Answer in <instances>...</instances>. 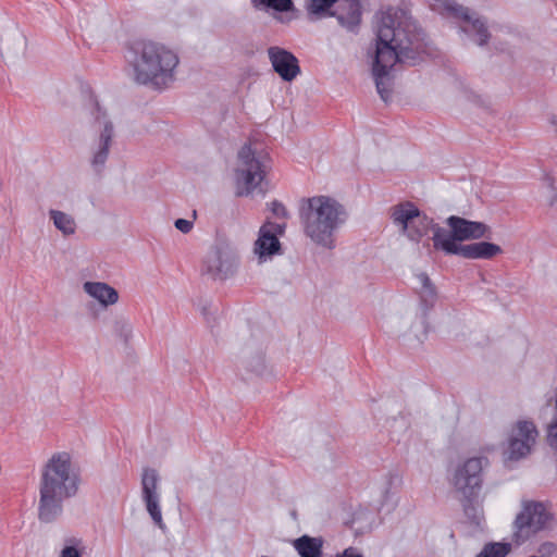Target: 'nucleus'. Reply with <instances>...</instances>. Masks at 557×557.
Here are the masks:
<instances>
[{"label": "nucleus", "mask_w": 557, "mask_h": 557, "mask_svg": "<svg viewBox=\"0 0 557 557\" xmlns=\"http://www.w3.org/2000/svg\"><path fill=\"white\" fill-rule=\"evenodd\" d=\"M432 54L431 42L417 21L403 8L382 12L376 33L372 75L384 102L392 97L391 72L399 63L416 66Z\"/></svg>", "instance_id": "nucleus-1"}, {"label": "nucleus", "mask_w": 557, "mask_h": 557, "mask_svg": "<svg viewBox=\"0 0 557 557\" xmlns=\"http://www.w3.org/2000/svg\"><path fill=\"white\" fill-rule=\"evenodd\" d=\"M79 481L71 456L65 451L53 454L41 470L38 519L45 523L55 521L63 512L64 500L77 494Z\"/></svg>", "instance_id": "nucleus-2"}, {"label": "nucleus", "mask_w": 557, "mask_h": 557, "mask_svg": "<svg viewBox=\"0 0 557 557\" xmlns=\"http://www.w3.org/2000/svg\"><path fill=\"white\" fill-rule=\"evenodd\" d=\"M126 59L134 71L136 83L164 90L175 81L180 59L165 45L152 40H135L127 48Z\"/></svg>", "instance_id": "nucleus-3"}, {"label": "nucleus", "mask_w": 557, "mask_h": 557, "mask_svg": "<svg viewBox=\"0 0 557 557\" xmlns=\"http://www.w3.org/2000/svg\"><path fill=\"white\" fill-rule=\"evenodd\" d=\"M300 219L305 234L317 245L335 248V234L346 222L347 212L342 203L329 196H314L304 201Z\"/></svg>", "instance_id": "nucleus-4"}, {"label": "nucleus", "mask_w": 557, "mask_h": 557, "mask_svg": "<svg viewBox=\"0 0 557 557\" xmlns=\"http://www.w3.org/2000/svg\"><path fill=\"white\" fill-rule=\"evenodd\" d=\"M554 521V515L542 502L523 500L521 510L513 521L512 540L521 545L532 536L547 530Z\"/></svg>", "instance_id": "nucleus-5"}, {"label": "nucleus", "mask_w": 557, "mask_h": 557, "mask_svg": "<svg viewBox=\"0 0 557 557\" xmlns=\"http://www.w3.org/2000/svg\"><path fill=\"white\" fill-rule=\"evenodd\" d=\"M267 173V156L257 153L250 145H244L238 151L235 170L237 196H248L263 181Z\"/></svg>", "instance_id": "nucleus-6"}, {"label": "nucleus", "mask_w": 557, "mask_h": 557, "mask_svg": "<svg viewBox=\"0 0 557 557\" xmlns=\"http://www.w3.org/2000/svg\"><path fill=\"white\" fill-rule=\"evenodd\" d=\"M89 112L95 123L102 126L98 140L90 147V166L97 175H101L106 169L109 159L110 148L112 146L114 127L108 119L106 110H103L98 100L90 96Z\"/></svg>", "instance_id": "nucleus-7"}, {"label": "nucleus", "mask_w": 557, "mask_h": 557, "mask_svg": "<svg viewBox=\"0 0 557 557\" xmlns=\"http://www.w3.org/2000/svg\"><path fill=\"white\" fill-rule=\"evenodd\" d=\"M238 267V255L227 244H216L207 252L201 273L213 280L224 281L234 275Z\"/></svg>", "instance_id": "nucleus-8"}, {"label": "nucleus", "mask_w": 557, "mask_h": 557, "mask_svg": "<svg viewBox=\"0 0 557 557\" xmlns=\"http://www.w3.org/2000/svg\"><path fill=\"white\" fill-rule=\"evenodd\" d=\"M488 465L485 457H472L458 466L451 484L459 495L479 496L483 483V469Z\"/></svg>", "instance_id": "nucleus-9"}, {"label": "nucleus", "mask_w": 557, "mask_h": 557, "mask_svg": "<svg viewBox=\"0 0 557 557\" xmlns=\"http://www.w3.org/2000/svg\"><path fill=\"white\" fill-rule=\"evenodd\" d=\"M539 433L531 421H519L509 436L507 459L520 460L527 457L535 444Z\"/></svg>", "instance_id": "nucleus-10"}, {"label": "nucleus", "mask_w": 557, "mask_h": 557, "mask_svg": "<svg viewBox=\"0 0 557 557\" xmlns=\"http://www.w3.org/2000/svg\"><path fill=\"white\" fill-rule=\"evenodd\" d=\"M159 474L156 469L146 468L141 474V498L153 523L161 530L165 529L158 492Z\"/></svg>", "instance_id": "nucleus-11"}, {"label": "nucleus", "mask_w": 557, "mask_h": 557, "mask_svg": "<svg viewBox=\"0 0 557 557\" xmlns=\"http://www.w3.org/2000/svg\"><path fill=\"white\" fill-rule=\"evenodd\" d=\"M446 224L450 228L451 237L457 244L486 237V234L490 232V227L485 223L471 221L458 215L448 216Z\"/></svg>", "instance_id": "nucleus-12"}, {"label": "nucleus", "mask_w": 557, "mask_h": 557, "mask_svg": "<svg viewBox=\"0 0 557 557\" xmlns=\"http://www.w3.org/2000/svg\"><path fill=\"white\" fill-rule=\"evenodd\" d=\"M268 55L273 70L285 82H292L300 73L297 58L289 51L280 47H270Z\"/></svg>", "instance_id": "nucleus-13"}, {"label": "nucleus", "mask_w": 557, "mask_h": 557, "mask_svg": "<svg viewBox=\"0 0 557 557\" xmlns=\"http://www.w3.org/2000/svg\"><path fill=\"white\" fill-rule=\"evenodd\" d=\"M271 228L273 227L270 224H263L255 242L253 252L261 262L281 253V243L276 236L272 235Z\"/></svg>", "instance_id": "nucleus-14"}, {"label": "nucleus", "mask_w": 557, "mask_h": 557, "mask_svg": "<svg viewBox=\"0 0 557 557\" xmlns=\"http://www.w3.org/2000/svg\"><path fill=\"white\" fill-rule=\"evenodd\" d=\"M331 15L335 16L343 27L355 30L361 22L360 0H341Z\"/></svg>", "instance_id": "nucleus-15"}, {"label": "nucleus", "mask_w": 557, "mask_h": 557, "mask_svg": "<svg viewBox=\"0 0 557 557\" xmlns=\"http://www.w3.org/2000/svg\"><path fill=\"white\" fill-rule=\"evenodd\" d=\"M503 249L499 245L490 242H478L467 245H459L456 256L465 259H482L490 260L502 253Z\"/></svg>", "instance_id": "nucleus-16"}, {"label": "nucleus", "mask_w": 557, "mask_h": 557, "mask_svg": "<svg viewBox=\"0 0 557 557\" xmlns=\"http://www.w3.org/2000/svg\"><path fill=\"white\" fill-rule=\"evenodd\" d=\"M85 293L97 299L102 306L114 305L119 300L116 289L103 282H86L83 285Z\"/></svg>", "instance_id": "nucleus-17"}, {"label": "nucleus", "mask_w": 557, "mask_h": 557, "mask_svg": "<svg viewBox=\"0 0 557 557\" xmlns=\"http://www.w3.org/2000/svg\"><path fill=\"white\" fill-rule=\"evenodd\" d=\"M468 17H459L458 20L467 23L468 27H461L465 33L473 32L476 36L475 42L478 46L483 47L488 44L491 39V33L487 29L486 21L479 17L476 14L471 13L467 8Z\"/></svg>", "instance_id": "nucleus-18"}, {"label": "nucleus", "mask_w": 557, "mask_h": 557, "mask_svg": "<svg viewBox=\"0 0 557 557\" xmlns=\"http://www.w3.org/2000/svg\"><path fill=\"white\" fill-rule=\"evenodd\" d=\"M323 544V537H313L307 534L293 541V546L300 557H322Z\"/></svg>", "instance_id": "nucleus-19"}, {"label": "nucleus", "mask_w": 557, "mask_h": 557, "mask_svg": "<svg viewBox=\"0 0 557 557\" xmlns=\"http://www.w3.org/2000/svg\"><path fill=\"white\" fill-rule=\"evenodd\" d=\"M431 231L433 232L432 242L435 250L443 251L445 255H456L460 244L453 239L450 228L446 230L433 222Z\"/></svg>", "instance_id": "nucleus-20"}, {"label": "nucleus", "mask_w": 557, "mask_h": 557, "mask_svg": "<svg viewBox=\"0 0 557 557\" xmlns=\"http://www.w3.org/2000/svg\"><path fill=\"white\" fill-rule=\"evenodd\" d=\"M391 211V218L394 224L400 226L401 232L404 233L407 228H409L412 220H414L416 216H419L420 210L412 202L406 201L394 206Z\"/></svg>", "instance_id": "nucleus-21"}, {"label": "nucleus", "mask_w": 557, "mask_h": 557, "mask_svg": "<svg viewBox=\"0 0 557 557\" xmlns=\"http://www.w3.org/2000/svg\"><path fill=\"white\" fill-rule=\"evenodd\" d=\"M417 278L421 284L419 290L420 305L424 313H426L435 306V302L437 300V290L426 273H419L417 275Z\"/></svg>", "instance_id": "nucleus-22"}, {"label": "nucleus", "mask_w": 557, "mask_h": 557, "mask_svg": "<svg viewBox=\"0 0 557 557\" xmlns=\"http://www.w3.org/2000/svg\"><path fill=\"white\" fill-rule=\"evenodd\" d=\"M433 222L434 220L432 218L419 211V216H416L414 220H412L409 228H407L404 234L409 240L418 244L422 237L432 230Z\"/></svg>", "instance_id": "nucleus-23"}, {"label": "nucleus", "mask_w": 557, "mask_h": 557, "mask_svg": "<svg viewBox=\"0 0 557 557\" xmlns=\"http://www.w3.org/2000/svg\"><path fill=\"white\" fill-rule=\"evenodd\" d=\"M429 8L441 15L454 18L468 17L467 8L458 4L455 0H426Z\"/></svg>", "instance_id": "nucleus-24"}, {"label": "nucleus", "mask_w": 557, "mask_h": 557, "mask_svg": "<svg viewBox=\"0 0 557 557\" xmlns=\"http://www.w3.org/2000/svg\"><path fill=\"white\" fill-rule=\"evenodd\" d=\"M49 216L53 222L54 227L60 231L63 236L74 235L77 228L75 219L63 211L51 209Z\"/></svg>", "instance_id": "nucleus-25"}, {"label": "nucleus", "mask_w": 557, "mask_h": 557, "mask_svg": "<svg viewBox=\"0 0 557 557\" xmlns=\"http://www.w3.org/2000/svg\"><path fill=\"white\" fill-rule=\"evenodd\" d=\"M479 496L460 495L461 503L466 517L474 524H480L482 518V508L478 503Z\"/></svg>", "instance_id": "nucleus-26"}, {"label": "nucleus", "mask_w": 557, "mask_h": 557, "mask_svg": "<svg viewBox=\"0 0 557 557\" xmlns=\"http://www.w3.org/2000/svg\"><path fill=\"white\" fill-rule=\"evenodd\" d=\"M251 5L257 10H273L278 13H287L295 10L293 0H251Z\"/></svg>", "instance_id": "nucleus-27"}, {"label": "nucleus", "mask_w": 557, "mask_h": 557, "mask_svg": "<svg viewBox=\"0 0 557 557\" xmlns=\"http://www.w3.org/2000/svg\"><path fill=\"white\" fill-rule=\"evenodd\" d=\"M409 425V419L404 413H400L398 417L393 418L389 425L391 438L393 441L400 442L401 435L408 431Z\"/></svg>", "instance_id": "nucleus-28"}, {"label": "nucleus", "mask_w": 557, "mask_h": 557, "mask_svg": "<svg viewBox=\"0 0 557 557\" xmlns=\"http://www.w3.org/2000/svg\"><path fill=\"white\" fill-rule=\"evenodd\" d=\"M399 483L400 478L396 473L388 472L384 475L381 487L383 503H387L391 499Z\"/></svg>", "instance_id": "nucleus-29"}, {"label": "nucleus", "mask_w": 557, "mask_h": 557, "mask_svg": "<svg viewBox=\"0 0 557 557\" xmlns=\"http://www.w3.org/2000/svg\"><path fill=\"white\" fill-rule=\"evenodd\" d=\"M510 550L508 543H490L479 554L480 557H505Z\"/></svg>", "instance_id": "nucleus-30"}, {"label": "nucleus", "mask_w": 557, "mask_h": 557, "mask_svg": "<svg viewBox=\"0 0 557 557\" xmlns=\"http://www.w3.org/2000/svg\"><path fill=\"white\" fill-rule=\"evenodd\" d=\"M112 331L115 336L127 343L132 336V325L125 318H119L113 322Z\"/></svg>", "instance_id": "nucleus-31"}, {"label": "nucleus", "mask_w": 557, "mask_h": 557, "mask_svg": "<svg viewBox=\"0 0 557 557\" xmlns=\"http://www.w3.org/2000/svg\"><path fill=\"white\" fill-rule=\"evenodd\" d=\"M337 0H308L307 11L310 14L326 12Z\"/></svg>", "instance_id": "nucleus-32"}, {"label": "nucleus", "mask_w": 557, "mask_h": 557, "mask_svg": "<svg viewBox=\"0 0 557 557\" xmlns=\"http://www.w3.org/2000/svg\"><path fill=\"white\" fill-rule=\"evenodd\" d=\"M555 410H556V414L553 418V420L550 421V423L547 425V435H546L547 444L552 448H557V395H556V399H555Z\"/></svg>", "instance_id": "nucleus-33"}, {"label": "nucleus", "mask_w": 557, "mask_h": 557, "mask_svg": "<svg viewBox=\"0 0 557 557\" xmlns=\"http://www.w3.org/2000/svg\"><path fill=\"white\" fill-rule=\"evenodd\" d=\"M246 367L249 371L260 374L264 370V357L263 354L260 351L256 354L251 360L246 361Z\"/></svg>", "instance_id": "nucleus-34"}, {"label": "nucleus", "mask_w": 557, "mask_h": 557, "mask_svg": "<svg viewBox=\"0 0 557 557\" xmlns=\"http://www.w3.org/2000/svg\"><path fill=\"white\" fill-rule=\"evenodd\" d=\"M270 210L277 218H286L287 216V210H286L285 206L277 200H273L270 203Z\"/></svg>", "instance_id": "nucleus-35"}, {"label": "nucleus", "mask_w": 557, "mask_h": 557, "mask_svg": "<svg viewBox=\"0 0 557 557\" xmlns=\"http://www.w3.org/2000/svg\"><path fill=\"white\" fill-rule=\"evenodd\" d=\"M60 557H82V550L76 545H65Z\"/></svg>", "instance_id": "nucleus-36"}, {"label": "nucleus", "mask_w": 557, "mask_h": 557, "mask_svg": "<svg viewBox=\"0 0 557 557\" xmlns=\"http://www.w3.org/2000/svg\"><path fill=\"white\" fill-rule=\"evenodd\" d=\"M545 181H546L547 186L549 188L548 205L550 207H554L557 203V191H556V188L554 186V182H553L552 177L546 176Z\"/></svg>", "instance_id": "nucleus-37"}, {"label": "nucleus", "mask_w": 557, "mask_h": 557, "mask_svg": "<svg viewBox=\"0 0 557 557\" xmlns=\"http://www.w3.org/2000/svg\"><path fill=\"white\" fill-rule=\"evenodd\" d=\"M175 227L184 234H187L193 228V222L186 219H177L174 222Z\"/></svg>", "instance_id": "nucleus-38"}, {"label": "nucleus", "mask_w": 557, "mask_h": 557, "mask_svg": "<svg viewBox=\"0 0 557 557\" xmlns=\"http://www.w3.org/2000/svg\"><path fill=\"white\" fill-rule=\"evenodd\" d=\"M335 557H363V555L356 547H347Z\"/></svg>", "instance_id": "nucleus-39"}, {"label": "nucleus", "mask_w": 557, "mask_h": 557, "mask_svg": "<svg viewBox=\"0 0 557 557\" xmlns=\"http://www.w3.org/2000/svg\"><path fill=\"white\" fill-rule=\"evenodd\" d=\"M264 224H270L273 228H271L270 231H272V235L273 236H276L277 235H281L284 233V230H285V224H278V223H272V222H265Z\"/></svg>", "instance_id": "nucleus-40"}, {"label": "nucleus", "mask_w": 557, "mask_h": 557, "mask_svg": "<svg viewBox=\"0 0 557 557\" xmlns=\"http://www.w3.org/2000/svg\"><path fill=\"white\" fill-rule=\"evenodd\" d=\"M542 547H543V548H546V547H548V548H553V547H554V545H553L552 543H545V544H543V546H542Z\"/></svg>", "instance_id": "nucleus-41"}, {"label": "nucleus", "mask_w": 557, "mask_h": 557, "mask_svg": "<svg viewBox=\"0 0 557 557\" xmlns=\"http://www.w3.org/2000/svg\"><path fill=\"white\" fill-rule=\"evenodd\" d=\"M476 557H480V555H478Z\"/></svg>", "instance_id": "nucleus-42"}]
</instances>
